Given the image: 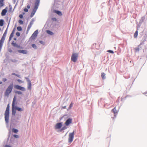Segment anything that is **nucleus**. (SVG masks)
Wrapping results in <instances>:
<instances>
[{
  "instance_id": "f257e3e1",
  "label": "nucleus",
  "mask_w": 147,
  "mask_h": 147,
  "mask_svg": "<svg viewBox=\"0 0 147 147\" xmlns=\"http://www.w3.org/2000/svg\"><path fill=\"white\" fill-rule=\"evenodd\" d=\"M9 104H8L4 114L5 121L7 124H8L9 122Z\"/></svg>"
},
{
  "instance_id": "f03ea898",
  "label": "nucleus",
  "mask_w": 147,
  "mask_h": 147,
  "mask_svg": "<svg viewBox=\"0 0 147 147\" xmlns=\"http://www.w3.org/2000/svg\"><path fill=\"white\" fill-rule=\"evenodd\" d=\"M13 88V84H11L8 87L4 93V95L5 96L8 97L9 94L11 92Z\"/></svg>"
},
{
  "instance_id": "7ed1b4c3",
  "label": "nucleus",
  "mask_w": 147,
  "mask_h": 147,
  "mask_svg": "<svg viewBox=\"0 0 147 147\" xmlns=\"http://www.w3.org/2000/svg\"><path fill=\"white\" fill-rule=\"evenodd\" d=\"M16 96H14L13 99V101L12 102V115H13L14 116L15 115L16 113V109H15V105L17 103H15V102H16Z\"/></svg>"
},
{
  "instance_id": "20e7f679",
  "label": "nucleus",
  "mask_w": 147,
  "mask_h": 147,
  "mask_svg": "<svg viewBox=\"0 0 147 147\" xmlns=\"http://www.w3.org/2000/svg\"><path fill=\"white\" fill-rule=\"evenodd\" d=\"M74 131L72 133H70L69 135L68 142L71 143L73 140L74 138Z\"/></svg>"
},
{
  "instance_id": "39448f33",
  "label": "nucleus",
  "mask_w": 147,
  "mask_h": 147,
  "mask_svg": "<svg viewBox=\"0 0 147 147\" xmlns=\"http://www.w3.org/2000/svg\"><path fill=\"white\" fill-rule=\"evenodd\" d=\"M78 53L73 54L71 57V61L74 62H76L78 59Z\"/></svg>"
},
{
  "instance_id": "423d86ee",
  "label": "nucleus",
  "mask_w": 147,
  "mask_h": 147,
  "mask_svg": "<svg viewBox=\"0 0 147 147\" xmlns=\"http://www.w3.org/2000/svg\"><path fill=\"white\" fill-rule=\"evenodd\" d=\"M14 88L16 89L20 90L22 91H26L25 88L22 87L18 85H15Z\"/></svg>"
},
{
  "instance_id": "0eeeda50",
  "label": "nucleus",
  "mask_w": 147,
  "mask_h": 147,
  "mask_svg": "<svg viewBox=\"0 0 147 147\" xmlns=\"http://www.w3.org/2000/svg\"><path fill=\"white\" fill-rule=\"evenodd\" d=\"M25 78L27 80V81L28 82V89L31 90L32 85L31 81L28 77H25Z\"/></svg>"
},
{
  "instance_id": "6e6552de",
  "label": "nucleus",
  "mask_w": 147,
  "mask_h": 147,
  "mask_svg": "<svg viewBox=\"0 0 147 147\" xmlns=\"http://www.w3.org/2000/svg\"><path fill=\"white\" fill-rule=\"evenodd\" d=\"M38 30H36L35 31L33 34H32L30 38L32 39H34L37 36V34L38 33Z\"/></svg>"
},
{
  "instance_id": "1a4fd4ad",
  "label": "nucleus",
  "mask_w": 147,
  "mask_h": 147,
  "mask_svg": "<svg viewBox=\"0 0 147 147\" xmlns=\"http://www.w3.org/2000/svg\"><path fill=\"white\" fill-rule=\"evenodd\" d=\"M72 122V119L71 118H69L66 120L65 123V124L66 126H68L70 123H71Z\"/></svg>"
},
{
  "instance_id": "9d476101",
  "label": "nucleus",
  "mask_w": 147,
  "mask_h": 147,
  "mask_svg": "<svg viewBox=\"0 0 147 147\" xmlns=\"http://www.w3.org/2000/svg\"><path fill=\"white\" fill-rule=\"evenodd\" d=\"M62 124L61 122L57 123L55 126V128L56 129H59L62 126Z\"/></svg>"
},
{
  "instance_id": "9b49d317",
  "label": "nucleus",
  "mask_w": 147,
  "mask_h": 147,
  "mask_svg": "<svg viewBox=\"0 0 147 147\" xmlns=\"http://www.w3.org/2000/svg\"><path fill=\"white\" fill-rule=\"evenodd\" d=\"M40 3V1H39L38 0H36V2L35 3V5L34 8L36 9H37Z\"/></svg>"
},
{
  "instance_id": "f8f14e48",
  "label": "nucleus",
  "mask_w": 147,
  "mask_h": 147,
  "mask_svg": "<svg viewBox=\"0 0 147 147\" xmlns=\"http://www.w3.org/2000/svg\"><path fill=\"white\" fill-rule=\"evenodd\" d=\"M7 8L6 7L5 9H3L1 13V14L2 16H4L5 15L6 13L7 12Z\"/></svg>"
},
{
  "instance_id": "ddd939ff",
  "label": "nucleus",
  "mask_w": 147,
  "mask_h": 147,
  "mask_svg": "<svg viewBox=\"0 0 147 147\" xmlns=\"http://www.w3.org/2000/svg\"><path fill=\"white\" fill-rule=\"evenodd\" d=\"M18 51L19 53L24 54H26L27 53V51L26 50H18Z\"/></svg>"
},
{
  "instance_id": "4468645a",
  "label": "nucleus",
  "mask_w": 147,
  "mask_h": 147,
  "mask_svg": "<svg viewBox=\"0 0 147 147\" xmlns=\"http://www.w3.org/2000/svg\"><path fill=\"white\" fill-rule=\"evenodd\" d=\"M37 10V9H35L34 8L33 9L30 16L31 18H32L34 15L35 13L36 12Z\"/></svg>"
},
{
  "instance_id": "2eb2a0df",
  "label": "nucleus",
  "mask_w": 147,
  "mask_h": 147,
  "mask_svg": "<svg viewBox=\"0 0 147 147\" xmlns=\"http://www.w3.org/2000/svg\"><path fill=\"white\" fill-rule=\"evenodd\" d=\"M12 45L14 47H16L18 48H20V46L17 45L16 43L14 42V41H13L11 43Z\"/></svg>"
},
{
  "instance_id": "dca6fc26",
  "label": "nucleus",
  "mask_w": 147,
  "mask_h": 147,
  "mask_svg": "<svg viewBox=\"0 0 147 147\" xmlns=\"http://www.w3.org/2000/svg\"><path fill=\"white\" fill-rule=\"evenodd\" d=\"M15 109L18 111H20V112L24 110V109L22 108H19L18 107L16 106H15Z\"/></svg>"
},
{
  "instance_id": "f3484780",
  "label": "nucleus",
  "mask_w": 147,
  "mask_h": 147,
  "mask_svg": "<svg viewBox=\"0 0 147 147\" xmlns=\"http://www.w3.org/2000/svg\"><path fill=\"white\" fill-rule=\"evenodd\" d=\"M54 11L55 13L57 14L59 16H61L62 15V13L60 11L56 10H55Z\"/></svg>"
},
{
  "instance_id": "a211bd4d",
  "label": "nucleus",
  "mask_w": 147,
  "mask_h": 147,
  "mask_svg": "<svg viewBox=\"0 0 147 147\" xmlns=\"http://www.w3.org/2000/svg\"><path fill=\"white\" fill-rule=\"evenodd\" d=\"M46 32L48 34L51 35H53L54 34V33L49 30H47Z\"/></svg>"
},
{
  "instance_id": "6ab92c4d",
  "label": "nucleus",
  "mask_w": 147,
  "mask_h": 147,
  "mask_svg": "<svg viewBox=\"0 0 147 147\" xmlns=\"http://www.w3.org/2000/svg\"><path fill=\"white\" fill-rule=\"evenodd\" d=\"M67 128V126H65L63 127L62 128L59 130V131L61 132L63 131L64 130Z\"/></svg>"
},
{
  "instance_id": "aec40b11",
  "label": "nucleus",
  "mask_w": 147,
  "mask_h": 147,
  "mask_svg": "<svg viewBox=\"0 0 147 147\" xmlns=\"http://www.w3.org/2000/svg\"><path fill=\"white\" fill-rule=\"evenodd\" d=\"M111 111L113 112L115 114L117 113L118 112V111L116 109V107H114V109H112Z\"/></svg>"
},
{
  "instance_id": "412c9836",
  "label": "nucleus",
  "mask_w": 147,
  "mask_h": 147,
  "mask_svg": "<svg viewBox=\"0 0 147 147\" xmlns=\"http://www.w3.org/2000/svg\"><path fill=\"white\" fill-rule=\"evenodd\" d=\"M4 0H0V7H1L4 5Z\"/></svg>"
},
{
  "instance_id": "4be33fe9",
  "label": "nucleus",
  "mask_w": 147,
  "mask_h": 147,
  "mask_svg": "<svg viewBox=\"0 0 147 147\" xmlns=\"http://www.w3.org/2000/svg\"><path fill=\"white\" fill-rule=\"evenodd\" d=\"M15 92L16 94H18V95H21L22 94V92L21 91H16Z\"/></svg>"
},
{
  "instance_id": "5701e85b",
  "label": "nucleus",
  "mask_w": 147,
  "mask_h": 147,
  "mask_svg": "<svg viewBox=\"0 0 147 147\" xmlns=\"http://www.w3.org/2000/svg\"><path fill=\"white\" fill-rule=\"evenodd\" d=\"M4 20L3 19L0 20V26H2L4 24Z\"/></svg>"
},
{
  "instance_id": "b1692460",
  "label": "nucleus",
  "mask_w": 147,
  "mask_h": 147,
  "mask_svg": "<svg viewBox=\"0 0 147 147\" xmlns=\"http://www.w3.org/2000/svg\"><path fill=\"white\" fill-rule=\"evenodd\" d=\"M10 20H9V22L8 24V25H7V27L6 30L4 32V34H7V29H8V27H9V23H10Z\"/></svg>"
},
{
  "instance_id": "393cba45",
  "label": "nucleus",
  "mask_w": 147,
  "mask_h": 147,
  "mask_svg": "<svg viewBox=\"0 0 147 147\" xmlns=\"http://www.w3.org/2000/svg\"><path fill=\"white\" fill-rule=\"evenodd\" d=\"M101 76L103 79L105 78V74L104 73H102L101 74Z\"/></svg>"
},
{
  "instance_id": "a878e982",
  "label": "nucleus",
  "mask_w": 147,
  "mask_h": 147,
  "mask_svg": "<svg viewBox=\"0 0 147 147\" xmlns=\"http://www.w3.org/2000/svg\"><path fill=\"white\" fill-rule=\"evenodd\" d=\"M12 131L15 133H16L18 132V130L15 128H13L12 129Z\"/></svg>"
},
{
  "instance_id": "bb28decb",
  "label": "nucleus",
  "mask_w": 147,
  "mask_h": 147,
  "mask_svg": "<svg viewBox=\"0 0 147 147\" xmlns=\"http://www.w3.org/2000/svg\"><path fill=\"white\" fill-rule=\"evenodd\" d=\"M138 32L136 30L134 34V38H136L138 34Z\"/></svg>"
},
{
  "instance_id": "cd10ccee",
  "label": "nucleus",
  "mask_w": 147,
  "mask_h": 147,
  "mask_svg": "<svg viewBox=\"0 0 147 147\" xmlns=\"http://www.w3.org/2000/svg\"><path fill=\"white\" fill-rule=\"evenodd\" d=\"M32 46L33 48H34L35 49H37V47L36 46V45L34 44H32Z\"/></svg>"
},
{
  "instance_id": "c85d7f7f",
  "label": "nucleus",
  "mask_w": 147,
  "mask_h": 147,
  "mask_svg": "<svg viewBox=\"0 0 147 147\" xmlns=\"http://www.w3.org/2000/svg\"><path fill=\"white\" fill-rule=\"evenodd\" d=\"M3 43L0 42V52L1 51Z\"/></svg>"
},
{
  "instance_id": "c756f323",
  "label": "nucleus",
  "mask_w": 147,
  "mask_h": 147,
  "mask_svg": "<svg viewBox=\"0 0 147 147\" xmlns=\"http://www.w3.org/2000/svg\"><path fill=\"white\" fill-rule=\"evenodd\" d=\"M17 29L18 31H20L22 30V28L21 26H18L17 27Z\"/></svg>"
},
{
  "instance_id": "7c9ffc66",
  "label": "nucleus",
  "mask_w": 147,
  "mask_h": 147,
  "mask_svg": "<svg viewBox=\"0 0 147 147\" xmlns=\"http://www.w3.org/2000/svg\"><path fill=\"white\" fill-rule=\"evenodd\" d=\"M32 26V25H30V24L28 25L27 29V31H28L31 28Z\"/></svg>"
},
{
  "instance_id": "2f4dec72",
  "label": "nucleus",
  "mask_w": 147,
  "mask_h": 147,
  "mask_svg": "<svg viewBox=\"0 0 147 147\" xmlns=\"http://www.w3.org/2000/svg\"><path fill=\"white\" fill-rule=\"evenodd\" d=\"M134 49L136 52H138L139 51V47H136Z\"/></svg>"
},
{
  "instance_id": "473e14b6",
  "label": "nucleus",
  "mask_w": 147,
  "mask_h": 147,
  "mask_svg": "<svg viewBox=\"0 0 147 147\" xmlns=\"http://www.w3.org/2000/svg\"><path fill=\"white\" fill-rule=\"evenodd\" d=\"M34 21V19H32L30 22V24L32 25L33 24Z\"/></svg>"
},
{
  "instance_id": "72a5a7b5",
  "label": "nucleus",
  "mask_w": 147,
  "mask_h": 147,
  "mask_svg": "<svg viewBox=\"0 0 147 147\" xmlns=\"http://www.w3.org/2000/svg\"><path fill=\"white\" fill-rule=\"evenodd\" d=\"M9 11L10 12L11 11L12 9V7L11 5H9Z\"/></svg>"
},
{
  "instance_id": "f704fd0d",
  "label": "nucleus",
  "mask_w": 147,
  "mask_h": 147,
  "mask_svg": "<svg viewBox=\"0 0 147 147\" xmlns=\"http://www.w3.org/2000/svg\"><path fill=\"white\" fill-rule=\"evenodd\" d=\"M8 51L9 52V53H12V51L11 50V49L10 48H8L7 49Z\"/></svg>"
},
{
  "instance_id": "c9c22d12",
  "label": "nucleus",
  "mask_w": 147,
  "mask_h": 147,
  "mask_svg": "<svg viewBox=\"0 0 147 147\" xmlns=\"http://www.w3.org/2000/svg\"><path fill=\"white\" fill-rule=\"evenodd\" d=\"M5 40V38L2 37L1 39L0 40V42L3 43Z\"/></svg>"
},
{
  "instance_id": "e433bc0d",
  "label": "nucleus",
  "mask_w": 147,
  "mask_h": 147,
  "mask_svg": "<svg viewBox=\"0 0 147 147\" xmlns=\"http://www.w3.org/2000/svg\"><path fill=\"white\" fill-rule=\"evenodd\" d=\"M17 81L20 83H24V82L23 81H22L20 79H18L17 80Z\"/></svg>"
},
{
  "instance_id": "4c0bfd02",
  "label": "nucleus",
  "mask_w": 147,
  "mask_h": 147,
  "mask_svg": "<svg viewBox=\"0 0 147 147\" xmlns=\"http://www.w3.org/2000/svg\"><path fill=\"white\" fill-rule=\"evenodd\" d=\"M19 23L20 24H23V22L22 20H20L18 21Z\"/></svg>"
},
{
  "instance_id": "58836bf2",
  "label": "nucleus",
  "mask_w": 147,
  "mask_h": 147,
  "mask_svg": "<svg viewBox=\"0 0 147 147\" xmlns=\"http://www.w3.org/2000/svg\"><path fill=\"white\" fill-rule=\"evenodd\" d=\"M13 137L16 138H19V136L18 135L15 134L13 135Z\"/></svg>"
},
{
  "instance_id": "ea45409f",
  "label": "nucleus",
  "mask_w": 147,
  "mask_h": 147,
  "mask_svg": "<svg viewBox=\"0 0 147 147\" xmlns=\"http://www.w3.org/2000/svg\"><path fill=\"white\" fill-rule=\"evenodd\" d=\"M16 35L18 36H19L20 35V33L19 32H17L16 33Z\"/></svg>"
},
{
  "instance_id": "a19ab883",
  "label": "nucleus",
  "mask_w": 147,
  "mask_h": 147,
  "mask_svg": "<svg viewBox=\"0 0 147 147\" xmlns=\"http://www.w3.org/2000/svg\"><path fill=\"white\" fill-rule=\"evenodd\" d=\"M108 52L111 53H114V52L112 51L111 50H109L107 51Z\"/></svg>"
},
{
  "instance_id": "79ce46f5",
  "label": "nucleus",
  "mask_w": 147,
  "mask_h": 147,
  "mask_svg": "<svg viewBox=\"0 0 147 147\" xmlns=\"http://www.w3.org/2000/svg\"><path fill=\"white\" fill-rule=\"evenodd\" d=\"M6 36V34H3V36L2 37L5 39V38Z\"/></svg>"
},
{
  "instance_id": "37998d69",
  "label": "nucleus",
  "mask_w": 147,
  "mask_h": 147,
  "mask_svg": "<svg viewBox=\"0 0 147 147\" xmlns=\"http://www.w3.org/2000/svg\"><path fill=\"white\" fill-rule=\"evenodd\" d=\"M11 61L12 62L14 63L16 62H17V61L15 59L12 60Z\"/></svg>"
},
{
  "instance_id": "c03bdc74",
  "label": "nucleus",
  "mask_w": 147,
  "mask_h": 147,
  "mask_svg": "<svg viewBox=\"0 0 147 147\" xmlns=\"http://www.w3.org/2000/svg\"><path fill=\"white\" fill-rule=\"evenodd\" d=\"M24 11L26 12H28V9L26 8H24Z\"/></svg>"
},
{
  "instance_id": "a18cd8bd",
  "label": "nucleus",
  "mask_w": 147,
  "mask_h": 147,
  "mask_svg": "<svg viewBox=\"0 0 147 147\" xmlns=\"http://www.w3.org/2000/svg\"><path fill=\"white\" fill-rule=\"evenodd\" d=\"M19 17L20 18L22 19L23 18V15L22 14H20L19 15Z\"/></svg>"
},
{
  "instance_id": "49530a36",
  "label": "nucleus",
  "mask_w": 147,
  "mask_h": 147,
  "mask_svg": "<svg viewBox=\"0 0 147 147\" xmlns=\"http://www.w3.org/2000/svg\"><path fill=\"white\" fill-rule=\"evenodd\" d=\"M7 80L6 78H3V79H2V80H3V82H5L6 81H7Z\"/></svg>"
},
{
  "instance_id": "de8ad7c7",
  "label": "nucleus",
  "mask_w": 147,
  "mask_h": 147,
  "mask_svg": "<svg viewBox=\"0 0 147 147\" xmlns=\"http://www.w3.org/2000/svg\"><path fill=\"white\" fill-rule=\"evenodd\" d=\"M13 35L14 34L11 33L10 34V36L13 37Z\"/></svg>"
},
{
  "instance_id": "09e8293b",
  "label": "nucleus",
  "mask_w": 147,
  "mask_h": 147,
  "mask_svg": "<svg viewBox=\"0 0 147 147\" xmlns=\"http://www.w3.org/2000/svg\"><path fill=\"white\" fill-rule=\"evenodd\" d=\"M5 147H11L9 145H6L5 146Z\"/></svg>"
},
{
  "instance_id": "8fccbe9b",
  "label": "nucleus",
  "mask_w": 147,
  "mask_h": 147,
  "mask_svg": "<svg viewBox=\"0 0 147 147\" xmlns=\"http://www.w3.org/2000/svg\"><path fill=\"white\" fill-rule=\"evenodd\" d=\"M16 76L19 77V78H20V76L19 75L16 74Z\"/></svg>"
},
{
  "instance_id": "3c124183",
  "label": "nucleus",
  "mask_w": 147,
  "mask_h": 147,
  "mask_svg": "<svg viewBox=\"0 0 147 147\" xmlns=\"http://www.w3.org/2000/svg\"><path fill=\"white\" fill-rule=\"evenodd\" d=\"M73 105V103H71L69 105V107H72Z\"/></svg>"
},
{
  "instance_id": "603ef678",
  "label": "nucleus",
  "mask_w": 147,
  "mask_h": 147,
  "mask_svg": "<svg viewBox=\"0 0 147 147\" xmlns=\"http://www.w3.org/2000/svg\"><path fill=\"white\" fill-rule=\"evenodd\" d=\"M15 28H14V29H13V30L12 31V33H13L14 34V33H15Z\"/></svg>"
},
{
  "instance_id": "864d4df0",
  "label": "nucleus",
  "mask_w": 147,
  "mask_h": 147,
  "mask_svg": "<svg viewBox=\"0 0 147 147\" xmlns=\"http://www.w3.org/2000/svg\"><path fill=\"white\" fill-rule=\"evenodd\" d=\"M40 42L41 44H43L44 43V42L42 41H40Z\"/></svg>"
},
{
  "instance_id": "5fc2aeb1",
  "label": "nucleus",
  "mask_w": 147,
  "mask_h": 147,
  "mask_svg": "<svg viewBox=\"0 0 147 147\" xmlns=\"http://www.w3.org/2000/svg\"><path fill=\"white\" fill-rule=\"evenodd\" d=\"M27 7L28 9H30V6L29 5H28L27 6Z\"/></svg>"
},
{
  "instance_id": "6e6d98bb",
  "label": "nucleus",
  "mask_w": 147,
  "mask_h": 147,
  "mask_svg": "<svg viewBox=\"0 0 147 147\" xmlns=\"http://www.w3.org/2000/svg\"><path fill=\"white\" fill-rule=\"evenodd\" d=\"M20 117H21V115H19V117H17V119H18V120H19V119L20 118Z\"/></svg>"
},
{
  "instance_id": "4d7b16f0",
  "label": "nucleus",
  "mask_w": 147,
  "mask_h": 147,
  "mask_svg": "<svg viewBox=\"0 0 147 147\" xmlns=\"http://www.w3.org/2000/svg\"><path fill=\"white\" fill-rule=\"evenodd\" d=\"M12 37L10 36L9 38V40L10 41L11 40Z\"/></svg>"
},
{
  "instance_id": "13d9d810",
  "label": "nucleus",
  "mask_w": 147,
  "mask_h": 147,
  "mask_svg": "<svg viewBox=\"0 0 147 147\" xmlns=\"http://www.w3.org/2000/svg\"><path fill=\"white\" fill-rule=\"evenodd\" d=\"M16 74L15 73H13L12 74V75H14L16 76Z\"/></svg>"
},
{
  "instance_id": "bf43d9fd",
  "label": "nucleus",
  "mask_w": 147,
  "mask_h": 147,
  "mask_svg": "<svg viewBox=\"0 0 147 147\" xmlns=\"http://www.w3.org/2000/svg\"><path fill=\"white\" fill-rule=\"evenodd\" d=\"M62 108H63V109H65L66 108V106H64V107H62Z\"/></svg>"
},
{
  "instance_id": "052dcab7",
  "label": "nucleus",
  "mask_w": 147,
  "mask_h": 147,
  "mask_svg": "<svg viewBox=\"0 0 147 147\" xmlns=\"http://www.w3.org/2000/svg\"><path fill=\"white\" fill-rule=\"evenodd\" d=\"M16 39H16V38H15V37H14V38H13V39H14V40H16Z\"/></svg>"
},
{
  "instance_id": "680f3d73",
  "label": "nucleus",
  "mask_w": 147,
  "mask_h": 147,
  "mask_svg": "<svg viewBox=\"0 0 147 147\" xmlns=\"http://www.w3.org/2000/svg\"><path fill=\"white\" fill-rule=\"evenodd\" d=\"M116 117V115L115 114L114 115V117H115V118Z\"/></svg>"
},
{
  "instance_id": "e2e57ef3",
  "label": "nucleus",
  "mask_w": 147,
  "mask_h": 147,
  "mask_svg": "<svg viewBox=\"0 0 147 147\" xmlns=\"http://www.w3.org/2000/svg\"><path fill=\"white\" fill-rule=\"evenodd\" d=\"M2 83V82L1 81H0V84H1Z\"/></svg>"
},
{
  "instance_id": "0e129e2a",
  "label": "nucleus",
  "mask_w": 147,
  "mask_h": 147,
  "mask_svg": "<svg viewBox=\"0 0 147 147\" xmlns=\"http://www.w3.org/2000/svg\"><path fill=\"white\" fill-rule=\"evenodd\" d=\"M54 19H55V20H56V19L55 18H54Z\"/></svg>"
},
{
  "instance_id": "69168bd1",
  "label": "nucleus",
  "mask_w": 147,
  "mask_h": 147,
  "mask_svg": "<svg viewBox=\"0 0 147 147\" xmlns=\"http://www.w3.org/2000/svg\"><path fill=\"white\" fill-rule=\"evenodd\" d=\"M23 13L24 14H25V13Z\"/></svg>"
},
{
  "instance_id": "338daca9",
  "label": "nucleus",
  "mask_w": 147,
  "mask_h": 147,
  "mask_svg": "<svg viewBox=\"0 0 147 147\" xmlns=\"http://www.w3.org/2000/svg\"><path fill=\"white\" fill-rule=\"evenodd\" d=\"M112 118H113V119H114V118L113 117H112Z\"/></svg>"
},
{
  "instance_id": "774afa93",
  "label": "nucleus",
  "mask_w": 147,
  "mask_h": 147,
  "mask_svg": "<svg viewBox=\"0 0 147 147\" xmlns=\"http://www.w3.org/2000/svg\"><path fill=\"white\" fill-rule=\"evenodd\" d=\"M143 17H142V19H143Z\"/></svg>"
}]
</instances>
